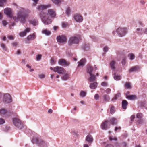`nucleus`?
I'll return each instance as SVG.
<instances>
[{
  "mask_svg": "<svg viewBox=\"0 0 147 147\" xmlns=\"http://www.w3.org/2000/svg\"><path fill=\"white\" fill-rule=\"evenodd\" d=\"M31 30V29L30 28H27L24 30L26 34L27 33L29 32Z\"/></svg>",
  "mask_w": 147,
  "mask_h": 147,
  "instance_id": "52",
  "label": "nucleus"
},
{
  "mask_svg": "<svg viewBox=\"0 0 147 147\" xmlns=\"http://www.w3.org/2000/svg\"><path fill=\"white\" fill-rule=\"evenodd\" d=\"M121 129V127H120V126H119L118 127H115V132H117V131L118 130H120Z\"/></svg>",
  "mask_w": 147,
  "mask_h": 147,
  "instance_id": "53",
  "label": "nucleus"
},
{
  "mask_svg": "<svg viewBox=\"0 0 147 147\" xmlns=\"http://www.w3.org/2000/svg\"><path fill=\"white\" fill-rule=\"evenodd\" d=\"M7 113V111L4 109H2L0 110V115L1 116L5 115Z\"/></svg>",
  "mask_w": 147,
  "mask_h": 147,
  "instance_id": "33",
  "label": "nucleus"
},
{
  "mask_svg": "<svg viewBox=\"0 0 147 147\" xmlns=\"http://www.w3.org/2000/svg\"><path fill=\"white\" fill-rule=\"evenodd\" d=\"M26 66L28 68L30 69L29 71L30 72H32L34 71V69H31V66H30L29 65L27 64L26 65Z\"/></svg>",
  "mask_w": 147,
  "mask_h": 147,
  "instance_id": "48",
  "label": "nucleus"
},
{
  "mask_svg": "<svg viewBox=\"0 0 147 147\" xmlns=\"http://www.w3.org/2000/svg\"><path fill=\"white\" fill-rule=\"evenodd\" d=\"M32 142L33 144H36L40 147H47V143L42 140L37 138H34L32 140Z\"/></svg>",
  "mask_w": 147,
  "mask_h": 147,
  "instance_id": "3",
  "label": "nucleus"
},
{
  "mask_svg": "<svg viewBox=\"0 0 147 147\" xmlns=\"http://www.w3.org/2000/svg\"><path fill=\"white\" fill-rule=\"evenodd\" d=\"M99 97L100 96L99 94H96L94 96V99L96 100H98L99 99Z\"/></svg>",
  "mask_w": 147,
  "mask_h": 147,
  "instance_id": "47",
  "label": "nucleus"
},
{
  "mask_svg": "<svg viewBox=\"0 0 147 147\" xmlns=\"http://www.w3.org/2000/svg\"><path fill=\"white\" fill-rule=\"evenodd\" d=\"M109 140L111 141H117V139L116 137H113L111 135H110L109 136Z\"/></svg>",
  "mask_w": 147,
  "mask_h": 147,
  "instance_id": "31",
  "label": "nucleus"
},
{
  "mask_svg": "<svg viewBox=\"0 0 147 147\" xmlns=\"http://www.w3.org/2000/svg\"><path fill=\"white\" fill-rule=\"evenodd\" d=\"M8 38L11 40H13V39L14 38L12 36H10L8 37Z\"/></svg>",
  "mask_w": 147,
  "mask_h": 147,
  "instance_id": "64",
  "label": "nucleus"
},
{
  "mask_svg": "<svg viewBox=\"0 0 147 147\" xmlns=\"http://www.w3.org/2000/svg\"><path fill=\"white\" fill-rule=\"evenodd\" d=\"M79 42L78 38L75 36H72L70 37L68 42L69 46H71L74 44H77Z\"/></svg>",
  "mask_w": 147,
  "mask_h": 147,
  "instance_id": "6",
  "label": "nucleus"
},
{
  "mask_svg": "<svg viewBox=\"0 0 147 147\" xmlns=\"http://www.w3.org/2000/svg\"><path fill=\"white\" fill-rule=\"evenodd\" d=\"M51 7L50 5H42L40 6H38L37 8V9L40 12L39 13V14L41 12H43L42 11L46 9L47 8H49Z\"/></svg>",
  "mask_w": 147,
  "mask_h": 147,
  "instance_id": "11",
  "label": "nucleus"
},
{
  "mask_svg": "<svg viewBox=\"0 0 147 147\" xmlns=\"http://www.w3.org/2000/svg\"><path fill=\"white\" fill-rule=\"evenodd\" d=\"M116 31L120 37L124 36L127 32V29L125 27H119L117 29Z\"/></svg>",
  "mask_w": 147,
  "mask_h": 147,
  "instance_id": "4",
  "label": "nucleus"
},
{
  "mask_svg": "<svg viewBox=\"0 0 147 147\" xmlns=\"http://www.w3.org/2000/svg\"><path fill=\"white\" fill-rule=\"evenodd\" d=\"M71 12V9L69 7L67 8L65 11V13L66 15L69 16Z\"/></svg>",
  "mask_w": 147,
  "mask_h": 147,
  "instance_id": "37",
  "label": "nucleus"
},
{
  "mask_svg": "<svg viewBox=\"0 0 147 147\" xmlns=\"http://www.w3.org/2000/svg\"><path fill=\"white\" fill-rule=\"evenodd\" d=\"M111 92V90L110 88H107L105 90V92L107 94H109Z\"/></svg>",
  "mask_w": 147,
  "mask_h": 147,
  "instance_id": "56",
  "label": "nucleus"
},
{
  "mask_svg": "<svg viewBox=\"0 0 147 147\" xmlns=\"http://www.w3.org/2000/svg\"><path fill=\"white\" fill-rule=\"evenodd\" d=\"M58 63L59 65L65 66H68L70 64L69 62L66 61L65 60L63 59H60Z\"/></svg>",
  "mask_w": 147,
  "mask_h": 147,
  "instance_id": "15",
  "label": "nucleus"
},
{
  "mask_svg": "<svg viewBox=\"0 0 147 147\" xmlns=\"http://www.w3.org/2000/svg\"><path fill=\"white\" fill-rule=\"evenodd\" d=\"M126 57H123L122 61H121V63L122 65L123 66L125 65L126 63Z\"/></svg>",
  "mask_w": 147,
  "mask_h": 147,
  "instance_id": "40",
  "label": "nucleus"
},
{
  "mask_svg": "<svg viewBox=\"0 0 147 147\" xmlns=\"http://www.w3.org/2000/svg\"><path fill=\"white\" fill-rule=\"evenodd\" d=\"M121 94L120 93H118L116 94L115 96L112 99V101H114L115 100H116L120 96Z\"/></svg>",
  "mask_w": 147,
  "mask_h": 147,
  "instance_id": "35",
  "label": "nucleus"
},
{
  "mask_svg": "<svg viewBox=\"0 0 147 147\" xmlns=\"http://www.w3.org/2000/svg\"><path fill=\"white\" fill-rule=\"evenodd\" d=\"M128 56L129 57L130 59L131 60H133L135 58L134 55L133 53L129 54L128 55Z\"/></svg>",
  "mask_w": 147,
  "mask_h": 147,
  "instance_id": "44",
  "label": "nucleus"
},
{
  "mask_svg": "<svg viewBox=\"0 0 147 147\" xmlns=\"http://www.w3.org/2000/svg\"><path fill=\"white\" fill-rule=\"evenodd\" d=\"M46 13L48 15L50 16L51 18H54L55 17L56 13L55 11L52 9H49L48 10L47 13Z\"/></svg>",
  "mask_w": 147,
  "mask_h": 147,
  "instance_id": "13",
  "label": "nucleus"
},
{
  "mask_svg": "<svg viewBox=\"0 0 147 147\" xmlns=\"http://www.w3.org/2000/svg\"><path fill=\"white\" fill-rule=\"evenodd\" d=\"M4 13L9 17H12V12L11 9L9 8H5L4 10Z\"/></svg>",
  "mask_w": 147,
  "mask_h": 147,
  "instance_id": "12",
  "label": "nucleus"
},
{
  "mask_svg": "<svg viewBox=\"0 0 147 147\" xmlns=\"http://www.w3.org/2000/svg\"><path fill=\"white\" fill-rule=\"evenodd\" d=\"M2 23L3 25L5 26L8 24L7 22L5 20L2 21Z\"/></svg>",
  "mask_w": 147,
  "mask_h": 147,
  "instance_id": "55",
  "label": "nucleus"
},
{
  "mask_svg": "<svg viewBox=\"0 0 147 147\" xmlns=\"http://www.w3.org/2000/svg\"><path fill=\"white\" fill-rule=\"evenodd\" d=\"M28 17L26 10L24 9H20L17 13V16L12 17L13 20L16 22H18L19 20L22 23H24L26 21V18Z\"/></svg>",
  "mask_w": 147,
  "mask_h": 147,
  "instance_id": "1",
  "label": "nucleus"
},
{
  "mask_svg": "<svg viewBox=\"0 0 147 147\" xmlns=\"http://www.w3.org/2000/svg\"><path fill=\"white\" fill-rule=\"evenodd\" d=\"M115 62L114 61H113L110 62V65L112 69L114 70L115 69Z\"/></svg>",
  "mask_w": 147,
  "mask_h": 147,
  "instance_id": "30",
  "label": "nucleus"
},
{
  "mask_svg": "<svg viewBox=\"0 0 147 147\" xmlns=\"http://www.w3.org/2000/svg\"><path fill=\"white\" fill-rule=\"evenodd\" d=\"M69 78V75L67 74H65L61 77L62 80H66Z\"/></svg>",
  "mask_w": 147,
  "mask_h": 147,
  "instance_id": "32",
  "label": "nucleus"
},
{
  "mask_svg": "<svg viewBox=\"0 0 147 147\" xmlns=\"http://www.w3.org/2000/svg\"><path fill=\"white\" fill-rule=\"evenodd\" d=\"M101 85L103 86H106L107 85V83L105 82H103L101 83Z\"/></svg>",
  "mask_w": 147,
  "mask_h": 147,
  "instance_id": "58",
  "label": "nucleus"
},
{
  "mask_svg": "<svg viewBox=\"0 0 147 147\" xmlns=\"http://www.w3.org/2000/svg\"><path fill=\"white\" fill-rule=\"evenodd\" d=\"M138 69V66H135L132 67L129 70V73L135 72L137 71Z\"/></svg>",
  "mask_w": 147,
  "mask_h": 147,
  "instance_id": "25",
  "label": "nucleus"
},
{
  "mask_svg": "<svg viewBox=\"0 0 147 147\" xmlns=\"http://www.w3.org/2000/svg\"><path fill=\"white\" fill-rule=\"evenodd\" d=\"M74 18L76 22H81L83 20L82 17L78 14L75 15L74 16Z\"/></svg>",
  "mask_w": 147,
  "mask_h": 147,
  "instance_id": "14",
  "label": "nucleus"
},
{
  "mask_svg": "<svg viewBox=\"0 0 147 147\" xmlns=\"http://www.w3.org/2000/svg\"><path fill=\"white\" fill-rule=\"evenodd\" d=\"M29 22L30 24H32L34 26H36L38 24V21L35 19L31 20H30Z\"/></svg>",
  "mask_w": 147,
  "mask_h": 147,
  "instance_id": "26",
  "label": "nucleus"
},
{
  "mask_svg": "<svg viewBox=\"0 0 147 147\" xmlns=\"http://www.w3.org/2000/svg\"><path fill=\"white\" fill-rule=\"evenodd\" d=\"M38 14L41 21L45 25H49L52 23V21L51 19L47 16L46 13L42 12Z\"/></svg>",
  "mask_w": 147,
  "mask_h": 147,
  "instance_id": "2",
  "label": "nucleus"
},
{
  "mask_svg": "<svg viewBox=\"0 0 147 147\" xmlns=\"http://www.w3.org/2000/svg\"><path fill=\"white\" fill-rule=\"evenodd\" d=\"M85 140L88 143H91L93 141V139L91 135L89 134L86 136Z\"/></svg>",
  "mask_w": 147,
  "mask_h": 147,
  "instance_id": "18",
  "label": "nucleus"
},
{
  "mask_svg": "<svg viewBox=\"0 0 147 147\" xmlns=\"http://www.w3.org/2000/svg\"><path fill=\"white\" fill-rule=\"evenodd\" d=\"M125 87L127 89H130L131 88V86L130 83L127 82L125 85Z\"/></svg>",
  "mask_w": 147,
  "mask_h": 147,
  "instance_id": "43",
  "label": "nucleus"
},
{
  "mask_svg": "<svg viewBox=\"0 0 147 147\" xmlns=\"http://www.w3.org/2000/svg\"><path fill=\"white\" fill-rule=\"evenodd\" d=\"M5 122V121L3 119L0 118V125L2 124Z\"/></svg>",
  "mask_w": 147,
  "mask_h": 147,
  "instance_id": "57",
  "label": "nucleus"
},
{
  "mask_svg": "<svg viewBox=\"0 0 147 147\" xmlns=\"http://www.w3.org/2000/svg\"><path fill=\"white\" fill-rule=\"evenodd\" d=\"M13 124L16 127L19 129H22L23 125L21 121L19 119L17 118H14L12 119Z\"/></svg>",
  "mask_w": 147,
  "mask_h": 147,
  "instance_id": "5",
  "label": "nucleus"
},
{
  "mask_svg": "<svg viewBox=\"0 0 147 147\" xmlns=\"http://www.w3.org/2000/svg\"><path fill=\"white\" fill-rule=\"evenodd\" d=\"M109 121L107 120L104 121L101 123V127L103 130H107L110 128L109 125H108Z\"/></svg>",
  "mask_w": 147,
  "mask_h": 147,
  "instance_id": "8",
  "label": "nucleus"
},
{
  "mask_svg": "<svg viewBox=\"0 0 147 147\" xmlns=\"http://www.w3.org/2000/svg\"><path fill=\"white\" fill-rule=\"evenodd\" d=\"M55 61L54 60L53 58H52L50 60V63L52 65H53L55 64Z\"/></svg>",
  "mask_w": 147,
  "mask_h": 147,
  "instance_id": "49",
  "label": "nucleus"
},
{
  "mask_svg": "<svg viewBox=\"0 0 147 147\" xmlns=\"http://www.w3.org/2000/svg\"><path fill=\"white\" fill-rule=\"evenodd\" d=\"M139 24L142 26H144V24L141 21H139L138 22Z\"/></svg>",
  "mask_w": 147,
  "mask_h": 147,
  "instance_id": "61",
  "label": "nucleus"
},
{
  "mask_svg": "<svg viewBox=\"0 0 147 147\" xmlns=\"http://www.w3.org/2000/svg\"><path fill=\"white\" fill-rule=\"evenodd\" d=\"M3 100L4 102L6 103L11 102L12 101L11 96L8 94H5L4 95Z\"/></svg>",
  "mask_w": 147,
  "mask_h": 147,
  "instance_id": "7",
  "label": "nucleus"
},
{
  "mask_svg": "<svg viewBox=\"0 0 147 147\" xmlns=\"http://www.w3.org/2000/svg\"><path fill=\"white\" fill-rule=\"evenodd\" d=\"M36 38V33H34L28 36L27 37V40L28 41L32 40Z\"/></svg>",
  "mask_w": 147,
  "mask_h": 147,
  "instance_id": "17",
  "label": "nucleus"
},
{
  "mask_svg": "<svg viewBox=\"0 0 147 147\" xmlns=\"http://www.w3.org/2000/svg\"><path fill=\"white\" fill-rule=\"evenodd\" d=\"M16 25V24L15 23L11 22L10 23V24L9 25V26L10 27V29H11V26H13Z\"/></svg>",
  "mask_w": 147,
  "mask_h": 147,
  "instance_id": "60",
  "label": "nucleus"
},
{
  "mask_svg": "<svg viewBox=\"0 0 147 147\" xmlns=\"http://www.w3.org/2000/svg\"><path fill=\"white\" fill-rule=\"evenodd\" d=\"M7 0H0V7L3 6L4 4L5 3Z\"/></svg>",
  "mask_w": 147,
  "mask_h": 147,
  "instance_id": "38",
  "label": "nucleus"
},
{
  "mask_svg": "<svg viewBox=\"0 0 147 147\" xmlns=\"http://www.w3.org/2000/svg\"><path fill=\"white\" fill-rule=\"evenodd\" d=\"M128 104V102L126 100H123L122 102V107L123 109H127V106Z\"/></svg>",
  "mask_w": 147,
  "mask_h": 147,
  "instance_id": "19",
  "label": "nucleus"
},
{
  "mask_svg": "<svg viewBox=\"0 0 147 147\" xmlns=\"http://www.w3.org/2000/svg\"><path fill=\"white\" fill-rule=\"evenodd\" d=\"M90 77L88 79V81L90 82H93L95 81L96 80V78L95 75L92 74H90Z\"/></svg>",
  "mask_w": 147,
  "mask_h": 147,
  "instance_id": "21",
  "label": "nucleus"
},
{
  "mask_svg": "<svg viewBox=\"0 0 147 147\" xmlns=\"http://www.w3.org/2000/svg\"><path fill=\"white\" fill-rule=\"evenodd\" d=\"M116 119L114 118H112L110 120L112 125H116L117 124V122L116 121Z\"/></svg>",
  "mask_w": 147,
  "mask_h": 147,
  "instance_id": "34",
  "label": "nucleus"
},
{
  "mask_svg": "<svg viewBox=\"0 0 147 147\" xmlns=\"http://www.w3.org/2000/svg\"><path fill=\"white\" fill-rule=\"evenodd\" d=\"M109 49L108 47L107 46H105L103 48V51L104 52H107Z\"/></svg>",
  "mask_w": 147,
  "mask_h": 147,
  "instance_id": "51",
  "label": "nucleus"
},
{
  "mask_svg": "<svg viewBox=\"0 0 147 147\" xmlns=\"http://www.w3.org/2000/svg\"><path fill=\"white\" fill-rule=\"evenodd\" d=\"M1 46L3 50L5 51H6L7 50V48L6 46L4 44L1 43Z\"/></svg>",
  "mask_w": 147,
  "mask_h": 147,
  "instance_id": "41",
  "label": "nucleus"
},
{
  "mask_svg": "<svg viewBox=\"0 0 147 147\" xmlns=\"http://www.w3.org/2000/svg\"><path fill=\"white\" fill-rule=\"evenodd\" d=\"M38 76L40 79H43L45 78V75L43 74L39 75Z\"/></svg>",
  "mask_w": 147,
  "mask_h": 147,
  "instance_id": "54",
  "label": "nucleus"
},
{
  "mask_svg": "<svg viewBox=\"0 0 147 147\" xmlns=\"http://www.w3.org/2000/svg\"><path fill=\"white\" fill-rule=\"evenodd\" d=\"M42 55H38L36 56V59L37 61H40L41 60Z\"/></svg>",
  "mask_w": 147,
  "mask_h": 147,
  "instance_id": "46",
  "label": "nucleus"
},
{
  "mask_svg": "<svg viewBox=\"0 0 147 147\" xmlns=\"http://www.w3.org/2000/svg\"><path fill=\"white\" fill-rule=\"evenodd\" d=\"M90 46L89 44H86L84 47V50H87L89 49Z\"/></svg>",
  "mask_w": 147,
  "mask_h": 147,
  "instance_id": "45",
  "label": "nucleus"
},
{
  "mask_svg": "<svg viewBox=\"0 0 147 147\" xmlns=\"http://www.w3.org/2000/svg\"><path fill=\"white\" fill-rule=\"evenodd\" d=\"M113 75L114 79L116 80H119L121 79V77L120 76L116 74L115 73H114Z\"/></svg>",
  "mask_w": 147,
  "mask_h": 147,
  "instance_id": "28",
  "label": "nucleus"
},
{
  "mask_svg": "<svg viewBox=\"0 0 147 147\" xmlns=\"http://www.w3.org/2000/svg\"><path fill=\"white\" fill-rule=\"evenodd\" d=\"M97 86V82H95L93 83H91L90 85V88L91 89H96Z\"/></svg>",
  "mask_w": 147,
  "mask_h": 147,
  "instance_id": "22",
  "label": "nucleus"
},
{
  "mask_svg": "<svg viewBox=\"0 0 147 147\" xmlns=\"http://www.w3.org/2000/svg\"><path fill=\"white\" fill-rule=\"evenodd\" d=\"M86 93L84 91H81L80 94V96L81 97H84L86 96Z\"/></svg>",
  "mask_w": 147,
  "mask_h": 147,
  "instance_id": "39",
  "label": "nucleus"
},
{
  "mask_svg": "<svg viewBox=\"0 0 147 147\" xmlns=\"http://www.w3.org/2000/svg\"><path fill=\"white\" fill-rule=\"evenodd\" d=\"M26 34L25 32L24 31L23 32H21L19 33V35L21 37H23L25 36Z\"/></svg>",
  "mask_w": 147,
  "mask_h": 147,
  "instance_id": "42",
  "label": "nucleus"
},
{
  "mask_svg": "<svg viewBox=\"0 0 147 147\" xmlns=\"http://www.w3.org/2000/svg\"><path fill=\"white\" fill-rule=\"evenodd\" d=\"M135 115H133L131 116L130 117V119L131 121L132 122L134 120L135 118Z\"/></svg>",
  "mask_w": 147,
  "mask_h": 147,
  "instance_id": "59",
  "label": "nucleus"
},
{
  "mask_svg": "<svg viewBox=\"0 0 147 147\" xmlns=\"http://www.w3.org/2000/svg\"><path fill=\"white\" fill-rule=\"evenodd\" d=\"M57 40L58 42L64 43L66 42L67 38L66 36H59L57 37Z\"/></svg>",
  "mask_w": 147,
  "mask_h": 147,
  "instance_id": "10",
  "label": "nucleus"
},
{
  "mask_svg": "<svg viewBox=\"0 0 147 147\" xmlns=\"http://www.w3.org/2000/svg\"><path fill=\"white\" fill-rule=\"evenodd\" d=\"M86 62V59L85 58L82 59L80 61L78 62V67L83 66L85 65V63Z\"/></svg>",
  "mask_w": 147,
  "mask_h": 147,
  "instance_id": "16",
  "label": "nucleus"
},
{
  "mask_svg": "<svg viewBox=\"0 0 147 147\" xmlns=\"http://www.w3.org/2000/svg\"><path fill=\"white\" fill-rule=\"evenodd\" d=\"M142 117V113H138L136 115V117L139 119H141Z\"/></svg>",
  "mask_w": 147,
  "mask_h": 147,
  "instance_id": "50",
  "label": "nucleus"
},
{
  "mask_svg": "<svg viewBox=\"0 0 147 147\" xmlns=\"http://www.w3.org/2000/svg\"><path fill=\"white\" fill-rule=\"evenodd\" d=\"M93 71V68L90 65H88L87 67V72L90 74H92Z\"/></svg>",
  "mask_w": 147,
  "mask_h": 147,
  "instance_id": "27",
  "label": "nucleus"
},
{
  "mask_svg": "<svg viewBox=\"0 0 147 147\" xmlns=\"http://www.w3.org/2000/svg\"><path fill=\"white\" fill-rule=\"evenodd\" d=\"M51 1L53 3L58 6L60 5L61 3L63 1V0H51Z\"/></svg>",
  "mask_w": 147,
  "mask_h": 147,
  "instance_id": "20",
  "label": "nucleus"
},
{
  "mask_svg": "<svg viewBox=\"0 0 147 147\" xmlns=\"http://www.w3.org/2000/svg\"><path fill=\"white\" fill-rule=\"evenodd\" d=\"M111 108L110 109V112L111 114H113L115 112L114 107L112 105H110Z\"/></svg>",
  "mask_w": 147,
  "mask_h": 147,
  "instance_id": "36",
  "label": "nucleus"
},
{
  "mask_svg": "<svg viewBox=\"0 0 147 147\" xmlns=\"http://www.w3.org/2000/svg\"><path fill=\"white\" fill-rule=\"evenodd\" d=\"M127 98L128 99L131 100H134L137 98L136 96L135 95L128 96H127Z\"/></svg>",
  "mask_w": 147,
  "mask_h": 147,
  "instance_id": "29",
  "label": "nucleus"
},
{
  "mask_svg": "<svg viewBox=\"0 0 147 147\" xmlns=\"http://www.w3.org/2000/svg\"><path fill=\"white\" fill-rule=\"evenodd\" d=\"M103 100L106 102H108L110 100L109 96L107 94H104L103 96Z\"/></svg>",
  "mask_w": 147,
  "mask_h": 147,
  "instance_id": "23",
  "label": "nucleus"
},
{
  "mask_svg": "<svg viewBox=\"0 0 147 147\" xmlns=\"http://www.w3.org/2000/svg\"><path fill=\"white\" fill-rule=\"evenodd\" d=\"M127 145V144L125 142H123L122 144V146L123 147H125Z\"/></svg>",
  "mask_w": 147,
  "mask_h": 147,
  "instance_id": "63",
  "label": "nucleus"
},
{
  "mask_svg": "<svg viewBox=\"0 0 147 147\" xmlns=\"http://www.w3.org/2000/svg\"><path fill=\"white\" fill-rule=\"evenodd\" d=\"M105 147H114V146L112 144H109L107 145Z\"/></svg>",
  "mask_w": 147,
  "mask_h": 147,
  "instance_id": "62",
  "label": "nucleus"
},
{
  "mask_svg": "<svg viewBox=\"0 0 147 147\" xmlns=\"http://www.w3.org/2000/svg\"><path fill=\"white\" fill-rule=\"evenodd\" d=\"M53 71L54 72H57L59 74H63L65 70L62 67L57 66L54 68Z\"/></svg>",
  "mask_w": 147,
  "mask_h": 147,
  "instance_id": "9",
  "label": "nucleus"
},
{
  "mask_svg": "<svg viewBox=\"0 0 147 147\" xmlns=\"http://www.w3.org/2000/svg\"><path fill=\"white\" fill-rule=\"evenodd\" d=\"M42 32V34L47 36H49L51 34V32L46 29L43 30Z\"/></svg>",
  "mask_w": 147,
  "mask_h": 147,
  "instance_id": "24",
  "label": "nucleus"
}]
</instances>
